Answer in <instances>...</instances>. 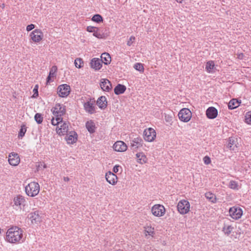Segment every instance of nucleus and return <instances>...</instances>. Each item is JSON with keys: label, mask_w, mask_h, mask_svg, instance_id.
I'll return each instance as SVG.
<instances>
[{"label": "nucleus", "mask_w": 251, "mask_h": 251, "mask_svg": "<svg viewBox=\"0 0 251 251\" xmlns=\"http://www.w3.org/2000/svg\"><path fill=\"white\" fill-rule=\"evenodd\" d=\"M23 230L18 226H12L6 232V240L11 243H18L22 238Z\"/></svg>", "instance_id": "obj_1"}, {"label": "nucleus", "mask_w": 251, "mask_h": 251, "mask_svg": "<svg viewBox=\"0 0 251 251\" xmlns=\"http://www.w3.org/2000/svg\"><path fill=\"white\" fill-rule=\"evenodd\" d=\"M25 193L31 197L37 196L40 191V186L37 182H31L25 187Z\"/></svg>", "instance_id": "obj_2"}, {"label": "nucleus", "mask_w": 251, "mask_h": 251, "mask_svg": "<svg viewBox=\"0 0 251 251\" xmlns=\"http://www.w3.org/2000/svg\"><path fill=\"white\" fill-rule=\"evenodd\" d=\"M51 111L56 117V121H62V116L66 113V109L64 106L60 103H56L54 107L51 109Z\"/></svg>", "instance_id": "obj_3"}, {"label": "nucleus", "mask_w": 251, "mask_h": 251, "mask_svg": "<svg viewBox=\"0 0 251 251\" xmlns=\"http://www.w3.org/2000/svg\"><path fill=\"white\" fill-rule=\"evenodd\" d=\"M226 146L230 151L236 152L241 146V140L236 137H230L228 140Z\"/></svg>", "instance_id": "obj_4"}, {"label": "nucleus", "mask_w": 251, "mask_h": 251, "mask_svg": "<svg viewBox=\"0 0 251 251\" xmlns=\"http://www.w3.org/2000/svg\"><path fill=\"white\" fill-rule=\"evenodd\" d=\"M228 212L229 216L235 220L240 219L243 213L242 209L236 206L230 207Z\"/></svg>", "instance_id": "obj_5"}, {"label": "nucleus", "mask_w": 251, "mask_h": 251, "mask_svg": "<svg viewBox=\"0 0 251 251\" xmlns=\"http://www.w3.org/2000/svg\"><path fill=\"white\" fill-rule=\"evenodd\" d=\"M177 208L180 214H187L190 210V203L187 200H181L177 204Z\"/></svg>", "instance_id": "obj_6"}, {"label": "nucleus", "mask_w": 251, "mask_h": 251, "mask_svg": "<svg viewBox=\"0 0 251 251\" xmlns=\"http://www.w3.org/2000/svg\"><path fill=\"white\" fill-rule=\"evenodd\" d=\"M178 116L180 121L187 123L189 122L192 117V113L188 108H182L178 114Z\"/></svg>", "instance_id": "obj_7"}, {"label": "nucleus", "mask_w": 251, "mask_h": 251, "mask_svg": "<svg viewBox=\"0 0 251 251\" xmlns=\"http://www.w3.org/2000/svg\"><path fill=\"white\" fill-rule=\"evenodd\" d=\"M70 86L66 84L59 85L57 88V94L62 98L67 97L70 93Z\"/></svg>", "instance_id": "obj_8"}, {"label": "nucleus", "mask_w": 251, "mask_h": 251, "mask_svg": "<svg viewBox=\"0 0 251 251\" xmlns=\"http://www.w3.org/2000/svg\"><path fill=\"white\" fill-rule=\"evenodd\" d=\"M144 139L148 142L153 141L156 137V132L154 129L150 127L146 129L143 133Z\"/></svg>", "instance_id": "obj_9"}, {"label": "nucleus", "mask_w": 251, "mask_h": 251, "mask_svg": "<svg viewBox=\"0 0 251 251\" xmlns=\"http://www.w3.org/2000/svg\"><path fill=\"white\" fill-rule=\"evenodd\" d=\"M41 214L40 211L36 210L30 212L28 214V217L31 220L32 224H38L42 221Z\"/></svg>", "instance_id": "obj_10"}, {"label": "nucleus", "mask_w": 251, "mask_h": 251, "mask_svg": "<svg viewBox=\"0 0 251 251\" xmlns=\"http://www.w3.org/2000/svg\"><path fill=\"white\" fill-rule=\"evenodd\" d=\"M151 212L155 216L161 217L164 215L165 213V209L162 205L156 204L152 207Z\"/></svg>", "instance_id": "obj_11"}, {"label": "nucleus", "mask_w": 251, "mask_h": 251, "mask_svg": "<svg viewBox=\"0 0 251 251\" xmlns=\"http://www.w3.org/2000/svg\"><path fill=\"white\" fill-rule=\"evenodd\" d=\"M233 229L234 227L229 220H226L224 221L222 231L226 235L229 236Z\"/></svg>", "instance_id": "obj_12"}, {"label": "nucleus", "mask_w": 251, "mask_h": 251, "mask_svg": "<svg viewBox=\"0 0 251 251\" xmlns=\"http://www.w3.org/2000/svg\"><path fill=\"white\" fill-rule=\"evenodd\" d=\"M113 148L114 151L119 152L125 151L127 149L126 144L122 141L116 142L113 145Z\"/></svg>", "instance_id": "obj_13"}, {"label": "nucleus", "mask_w": 251, "mask_h": 251, "mask_svg": "<svg viewBox=\"0 0 251 251\" xmlns=\"http://www.w3.org/2000/svg\"><path fill=\"white\" fill-rule=\"evenodd\" d=\"M30 36L34 42H39L42 39L43 32L40 29H35L30 33Z\"/></svg>", "instance_id": "obj_14"}, {"label": "nucleus", "mask_w": 251, "mask_h": 251, "mask_svg": "<svg viewBox=\"0 0 251 251\" xmlns=\"http://www.w3.org/2000/svg\"><path fill=\"white\" fill-rule=\"evenodd\" d=\"M8 162L11 165L14 166L18 165L20 162L18 154L14 152L10 153L8 157Z\"/></svg>", "instance_id": "obj_15"}, {"label": "nucleus", "mask_w": 251, "mask_h": 251, "mask_svg": "<svg viewBox=\"0 0 251 251\" xmlns=\"http://www.w3.org/2000/svg\"><path fill=\"white\" fill-rule=\"evenodd\" d=\"M65 139L68 144H73L76 142L77 139V133L75 131H71L69 134H66Z\"/></svg>", "instance_id": "obj_16"}, {"label": "nucleus", "mask_w": 251, "mask_h": 251, "mask_svg": "<svg viewBox=\"0 0 251 251\" xmlns=\"http://www.w3.org/2000/svg\"><path fill=\"white\" fill-rule=\"evenodd\" d=\"M90 64L91 68L95 71H98L102 67V60L98 58H94L91 60Z\"/></svg>", "instance_id": "obj_17"}, {"label": "nucleus", "mask_w": 251, "mask_h": 251, "mask_svg": "<svg viewBox=\"0 0 251 251\" xmlns=\"http://www.w3.org/2000/svg\"><path fill=\"white\" fill-rule=\"evenodd\" d=\"M100 84L101 89L104 91L109 92L112 88L111 83L107 79H101Z\"/></svg>", "instance_id": "obj_18"}, {"label": "nucleus", "mask_w": 251, "mask_h": 251, "mask_svg": "<svg viewBox=\"0 0 251 251\" xmlns=\"http://www.w3.org/2000/svg\"><path fill=\"white\" fill-rule=\"evenodd\" d=\"M105 178L107 181L112 185H115L117 182V176L111 172H108L105 175Z\"/></svg>", "instance_id": "obj_19"}, {"label": "nucleus", "mask_w": 251, "mask_h": 251, "mask_svg": "<svg viewBox=\"0 0 251 251\" xmlns=\"http://www.w3.org/2000/svg\"><path fill=\"white\" fill-rule=\"evenodd\" d=\"M206 115L208 119H213L217 116L218 110L214 107H209L206 111Z\"/></svg>", "instance_id": "obj_20"}, {"label": "nucleus", "mask_w": 251, "mask_h": 251, "mask_svg": "<svg viewBox=\"0 0 251 251\" xmlns=\"http://www.w3.org/2000/svg\"><path fill=\"white\" fill-rule=\"evenodd\" d=\"M143 141L140 137H137L134 138L131 142V146L133 150H135L138 148L142 146Z\"/></svg>", "instance_id": "obj_21"}, {"label": "nucleus", "mask_w": 251, "mask_h": 251, "mask_svg": "<svg viewBox=\"0 0 251 251\" xmlns=\"http://www.w3.org/2000/svg\"><path fill=\"white\" fill-rule=\"evenodd\" d=\"M97 104L100 108L104 109L107 106V101L105 96H101L97 100Z\"/></svg>", "instance_id": "obj_22"}, {"label": "nucleus", "mask_w": 251, "mask_h": 251, "mask_svg": "<svg viewBox=\"0 0 251 251\" xmlns=\"http://www.w3.org/2000/svg\"><path fill=\"white\" fill-rule=\"evenodd\" d=\"M62 124V123H61ZM57 133L60 135H65L68 132V124L63 121L62 124L58 129L56 128Z\"/></svg>", "instance_id": "obj_23"}, {"label": "nucleus", "mask_w": 251, "mask_h": 251, "mask_svg": "<svg viewBox=\"0 0 251 251\" xmlns=\"http://www.w3.org/2000/svg\"><path fill=\"white\" fill-rule=\"evenodd\" d=\"M14 203L16 206H25L26 201L25 198L21 195H18L13 200Z\"/></svg>", "instance_id": "obj_24"}, {"label": "nucleus", "mask_w": 251, "mask_h": 251, "mask_svg": "<svg viewBox=\"0 0 251 251\" xmlns=\"http://www.w3.org/2000/svg\"><path fill=\"white\" fill-rule=\"evenodd\" d=\"M83 106L85 110L88 113L92 114L95 112V108L93 103H91L90 101L85 102Z\"/></svg>", "instance_id": "obj_25"}, {"label": "nucleus", "mask_w": 251, "mask_h": 251, "mask_svg": "<svg viewBox=\"0 0 251 251\" xmlns=\"http://www.w3.org/2000/svg\"><path fill=\"white\" fill-rule=\"evenodd\" d=\"M126 87L124 85L118 84L114 89V93L116 95H119L125 93L126 90Z\"/></svg>", "instance_id": "obj_26"}, {"label": "nucleus", "mask_w": 251, "mask_h": 251, "mask_svg": "<svg viewBox=\"0 0 251 251\" xmlns=\"http://www.w3.org/2000/svg\"><path fill=\"white\" fill-rule=\"evenodd\" d=\"M85 126L87 129L90 133H93L95 132L96 127L95 124L92 120L87 121L86 123Z\"/></svg>", "instance_id": "obj_27"}, {"label": "nucleus", "mask_w": 251, "mask_h": 251, "mask_svg": "<svg viewBox=\"0 0 251 251\" xmlns=\"http://www.w3.org/2000/svg\"><path fill=\"white\" fill-rule=\"evenodd\" d=\"M100 59L102 60V63H103L105 65L110 64L111 61L110 55L107 52L102 53Z\"/></svg>", "instance_id": "obj_28"}, {"label": "nucleus", "mask_w": 251, "mask_h": 251, "mask_svg": "<svg viewBox=\"0 0 251 251\" xmlns=\"http://www.w3.org/2000/svg\"><path fill=\"white\" fill-rule=\"evenodd\" d=\"M136 156L138 159V162L140 164H143L146 163L147 161V158L143 152H138L136 153Z\"/></svg>", "instance_id": "obj_29"}, {"label": "nucleus", "mask_w": 251, "mask_h": 251, "mask_svg": "<svg viewBox=\"0 0 251 251\" xmlns=\"http://www.w3.org/2000/svg\"><path fill=\"white\" fill-rule=\"evenodd\" d=\"M241 101H238L237 99H233L230 100L228 103V108L230 109H234L238 107Z\"/></svg>", "instance_id": "obj_30"}, {"label": "nucleus", "mask_w": 251, "mask_h": 251, "mask_svg": "<svg viewBox=\"0 0 251 251\" xmlns=\"http://www.w3.org/2000/svg\"><path fill=\"white\" fill-rule=\"evenodd\" d=\"M57 68L56 66H53L50 71L49 75L47 78V83H50L51 80V78L55 76V73Z\"/></svg>", "instance_id": "obj_31"}, {"label": "nucleus", "mask_w": 251, "mask_h": 251, "mask_svg": "<svg viewBox=\"0 0 251 251\" xmlns=\"http://www.w3.org/2000/svg\"><path fill=\"white\" fill-rule=\"evenodd\" d=\"M26 131V126L25 125H23L21 126L20 131L19 132L18 138L22 139L25 136Z\"/></svg>", "instance_id": "obj_32"}, {"label": "nucleus", "mask_w": 251, "mask_h": 251, "mask_svg": "<svg viewBox=\"0 0 251 251\" xmlns=\"http://www.w3.org/2000/svg\"><path fill=\"white\" fill-rule=\"evenodd\" d=\"M91 20L97 23H100L103 21V18L100 15L97 14L92 17Z\"/></svg>", "instance_id": "obj_33"}, {"label": "nucleus", "mask_w": 251, "mask_h": 251, "mask_svg": "<svg viewBox=\"0 0 251 251\" xmlns=\"http://www.w3.org/2000/svg\"><path fill=\"white\" fill-rule=\"evenodd\" d=\"M34 120L38 124H41L43 120V117L41 113H36L34 116Z\"/></svg>", "instance_id": "obj_34"}, {"label": "nucleus", "mask_w": 251, "mask_h": 251, "mask_svg": "<svg viewBox=\"0 0 251 251\" xmlns=\"http://www.w3.org/2000/svg\"><path fill=\"white\" fill-rule=\"evenodd\" d=\"M229 187L233 190H238L239 188L238 182L234 180H231L229 182Z\"/></svg>", "instance_id": "obj_35"}, {"label": "nucleus", "mask_w": 251, "mask_h": 251, "mask_svg": "<svg viewBox=\"0 0 251 251\" xmlns=\"http://www.w3.org/2000/svg\"><path fill=\"white\" fill-rule=\"evenodd\" d=\"M83 61L80 58H76L75 60V66L77 68H81L83 67Z\"/></svg>", "instance_id": "obj_36"}, {"label": "nucleus", "mask_w": 251, "mask_h": 251, "mask_svg": "<svg viewBox=\"0 0 251 251\" xmlns=\"http://www.w3.org/2000/svg\"><path fill=\"white\" fill-rule=\"evenodd\" d=\"M134 68L140 72H143L144 70V68L143 64L141 63H136L134 65Z\"/></svg>", "instance_id": "obj_37"}, {"label": "nucleus", "mask_w": 251, "mask_h": 251, "mask_svg": "<svg viewBox=\"0 0 251 251\" xmlns=\"http://www.w3.org/2000/svg\"><path fill=\"white\" fill-rule=\"evenodd\" d=\"M214 68V64L213 61H209L207 62L206 65V69L209 72H211Z\"/></svg>", "instance_id": "obj_38"}, {"label": "nucleus", "mask_w": 251, "mask_h": 251, "mask_svg": "<svg viewBox=\"0 0 251 251\" xmlns=\"http://www.w3.org/2000/svg\"><path fill=\"white\" fill-rule=\"evenodd\" d=\"M245 122L248 125H251V111L246 113L245 116Z\"/></svg>", "instance_id": "obj_39"}, {"label": "nucleus", "mask_w": 251, "mask_h": 251, "mask_svg": "<svg viewBox=\"0 0 251 251\" xmlns=\"http://www.w3.org/2000/svg\"><path fill=\"white\" fill-rule=\"evenodd\" d=\"M37 171L43 170L47 167V165L44 162H40L38 165L36 166Z\"/></svg>", "instance_id": "obj_40"}, {"label": "nucleus", "mask_w": 251, "mask_h": 251, "mask_svg": "<svg viewBox=\"0 0 251 251\" xmlns=\"http://www.w3.org/2000/svg\"><path fill=\"white\" fill-rule=\"evenodd\" d=\"M146 232H147L148 235L153 236L154 234V228L151 227H148L146 230Z\"/></svg>", "instance_id": "obj_41"}, {"label": "nucleus", "mask_w": 251, "mask_h": 251, "mask_svg": "<svg viewBox=\"0 0 251 251\" xmlns=\"http://www.w3.org/2000/svg\"><path fill=\"white\" fill-rule=\"evenodd\" d=\"M173 120V117L170 115L165 114V121L171 124Z\"/></svg>", "instance_id": "obj_42"}, {"label": "nucleus", "mask_w": 251, "mask_h": 251, "mask_svg": "<svg viewBox=\"0 0 251 251\" xmlns=\"http://www.w3.org/2000/svg\"><path fill=\"white\" fill-rule=\"evenodd\" d=\"M99 28L95 26H88L87 27V31L89 32H94L95 30H98Z\"/></svg>", "instance_id": "obj_43"}, {"label": "nucleus", "mask_w": 251, "mask_h": 251, "mask_svg": "<svg viewBox=\"0 0 251 251\" xmlns=\"http://www.w3.org/2000/svg\"><path fill=\"white\" fill-rule=\"evenodd\" d=\"M135 40V37L134 36L130 37L129 39L127 41V45L128 46H131Z\"/></svg>", "instance_id": "obj_44"}, {"label": "nucleus", "mask_w": 251, "mask_h": 251, "mask_svg": "<svg viewBox=\"0 0 251 251\" xmlns=\"http://www.w3.org/2000/svg\"><path fill=\"white\" fill-rule=\"evenodd\" d=\"M38 85H36L35 87L33 89V92H34V94L32 96V97L33 98H36L38 96Z\"/></svg>", "instance_id": "obj_45"}, {"label": "nucleus", "mask_w": 251, "mask_h": 251, "mask_svg": "<svg viewBox=\"0 0 251 251\" xmlns=\"http://www.w3.org/2000/svg\"><path fill=\"white\" fill-rule=\"evenodd\" d=\"M206 197L209 199L212 202H214L216 198H213V195L212 194L206 193L205 194Z\"/></svg>", "instance_id": "obj_46"}, {"label": "nucleus", "mask_w": 251, "mask_h": 251, "mask_svg": "<svg viewBox=\"0 0 251 251\" xmlns=\"http://www.w3.org/2000/svg\"><path fill=\"white\" fill-rule=\"evenodd\" d=\"M93 36L99 38V39H101L103 38L102 35L100 34V33L98 32V30H96L93 32Z\"/></svg>", "instance_id": "obj_47"}, {"label": "nucleus", "mask_w": 251, "mask_h": 251, "mask_svg": "<svg viewBox=\"0 0 251 251\" xmlns=\"http://www.w3.org/2000/svg\"><path fill=\"white\" fill-rule=\"evenodd\" d=\"M203 160L204 163L206 165L210 164L211 162V160H210V157L207 156H204Z\"/></svg>", "instance_id": "obj_48"}, {"label": "nucleus", "mask_w": 251, "mask_h": 251, "mask_svg": "<svg viewBox=\"0 0 251 251\" xmlns=\"http://www.w3.org/2000/svg\"><path fill=\"white\" fill-rule=\"evenodd\" d=\"M51 124L53 126H57L60 123H63V120L62 121H56L55 120V121L54 120V119L53 118L52 119H51Z\"/></svg>", "instance_id": "obj_49"}, {"label": "nucleus", "mask_w": 251, "mask_h": 251, "mask_svg": "<svg viewBox=\"0 0 251 251\" xmlns=\"http://www.w3.org/2000/svg\"><path fill=\"white\" fill-rule=\"evenodd\" d=\"M35 27V25H33V24H30V25H28L27 26H26V30L27 31H31V30H32L33 28H34Z\"/></svg>", "instance_id": "obj_50"}, {"label": "nucleus", "mask_w": 251, "mask_h": 251, "mask_svg": "<svg viewBox=\"0 0 251 251\" xmlns=\"http://www.w3.org/2000/svg\"><path fill=\"white\" fill-rule=\"evenodd\" d=\"M120 166L119 165H116L114 166L113 168V171L114 173H117L119 171V168Z\"/></svg>", "instance_id": "obj_51"}, {"label": "nucleus", "mask_w": 251, "mask_h": 251, "mask_svg": "<svg viewBox=\"0 0 251 251\" xmlns=\"http://www.w3.org/2000/svg\"><path fill=\"white\" fill-rule=\"evenodd\" d=\"M243 57H244V54L243 53H240L238 56V58L240 59H243Z\"/></svg>", "instance_id": "obj_52"}, {"label": "nucleus", "mask_w": 251, "mask_h": 251, "mask_svg": "<svg viewBox=\"0 0 251 251\" xmlns=\"http://www.w3.org/2000/svg\"><path fill=\"white\" fill-rule=\"evenodd\" d=\"M63 179L65 181H69L70 178L68 177H64Z\"/></svg>", "instance_id": "obj_53"}]
</instances>
